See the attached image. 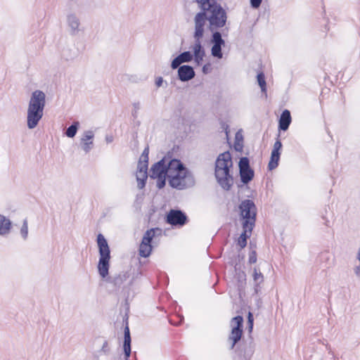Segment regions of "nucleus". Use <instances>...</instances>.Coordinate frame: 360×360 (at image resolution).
Wrapping results in <instances>:
<instances>
[{
  "mask_svg": "<svg viewBox=\"0 0 360 360\" xmlns=\"http://www.w3.org/2000/svg\"><path fill=\"white\" fill-rule=\"evenodd\" d=\"M198 4L200 11L194 17L195 28L193 34L204 37L205 22L207 27L225 26L227 22V13L217 0H193Z\"/></svg>",
  "mask_w": 360,
  "mask_h": 360,
  "instance_id": "obj_1",
  "label": "nucleus"
},
{
  "mask_svg": "<svg viewBox=\"0 0 360 360\" xmlns=\"http://www.w3.org/2000/svg\"><path fill=\"white\" fill-rule=\"evenodd\" d=\"M96 243L99 255L97 264L98 273L101 280L112 285L113 291H118L123 283L129 278L131 274L127 271L120 272L115 276H110L109 269L111 255L108 240L103 233H98L96 236Z\"/></svg>",
  "mask_w": 360,
  "mask_h": 360,
  "instance_id": "obj_2",
  "label": "nucleus"
},
{
  "mask_svg": "<svg viewBox=\"0 0 360 360\" xmlns=\"http://www.w3.org/2000/svg\"><path fill=\"white\" fill-rule=\"evenodd\" d=\"M238 221L242 231L239 234V241L243 243L246 238H250L256 226L257 207L254 200L244 199L237 206Z\"/></svg>",
  "mask_w": 360,
  "mask_h": 360,
  "instance_id": "obj_3",
  "label": "nucleus"
},
{
  "mask_svg": "<svg viewBox=\"0 0 360 360\" xmlns=\"http://www.w3.org/2000/svg\"><path fill=\"white\" fill-rule=\"evenodd\" d=\"M233 168V155L230 150L219 153L214 162V176L218 184L226 191H229L234 183Z\"/></svg>",
  "mask_w": 360,
  "mask_h": 360,
  "instance_id": "obj_4",
  "label": "nucleus"
},
{
  "mask_svg": "<svg viewBox=\"0 0 360 360\" xmlns=\"http://www.w3.org/2000/svg\"><path fill=\"white\" fill-rule=\"evenodd\" d=\"M169 186L178 191L185 190L195 186V181L192 172L182 161H174L169 165Z\"/></svg>",
  "mask_w": 360,
  "mask_h": 360,
  "instance_id": "obj_5",
  "label": "nucleus"
},
{
  "mask_svg": "<svg viewBox=\"0 0 360 360\" xmlns=\"http://www.w3.org/2000/svg\"><path fill=\"white\" fill-rule=\"evenodd\" d=\"M46 94L41 90L34 91L30 96L27 112V126L29 129L37 127L44 115Z\"/></svg>",
  "mask_w": 360,
  "mask_h": 360,
  "instance_id": "obj_6",
  "label": "nucleus"
},
{
  "mask_svg": "<svg viewBox=\"0 0 360 360\" xmlns=\"http://www.w3.org/2000/svg\"><path fill=\"white\" fill-rule=\"evenodd\" d=\"M254 328V315L250 311L247 314V326L249 337L248 340H243L235 349L236 356L233 360H251L255 353V343L252 336Z\"/></svg>",
  "mask_w": 360,
  "mask_h": 360,
  "instance_id": "obj_7",
  "label": "nucleus"
},
{
  "mask_svg": "<svg viewBox=\"0 0 360 360\" xmlns=\"http://www.w3.org/2000/svg\"><path fill=\"white\" fill-rule=\"evenodd\" d=\"M125 313L122 317V326H123V341H122V354L123 360H130L131 354V337L129 326V305L126 300L125 303Z\"/></svg>",
  "mask_w": 360,
  "mask_h": 360,
  "instance_id": "obj_8",
  "label": "nucleus"
},
{
  "mask_svg": "<svg viewBox=\"0 0 360 360\" xmlns=\"http://www.w3.org/2000/svg\"><path fill=\"white\" fill-rule=\"evenodd\" d=\"M165 222L172 228H181L189 221L186 213L179 208L169 210L164 217Z\"/></svg>",
  "mask_w": 360,
  "mask_h": 360,
  "instance_id": "obj_9",
  "label": "nucleus"
},
{
  "mask_svg": "<svg viewBox=\"0 0 360 360\" xmlns=\"http://www.w3.org/2000/svg\"><path fill=\"white\" fill-rule=\"evenodd\" d=\"M194 43L191 46L193 52V60L197 66H201L203 63L204 58L206 56L205 49L202 44L203 37L193 34Z\"/></svg>",
  "mask_w": 360,
  "mask_h": 360,
  "instance_id": "obj_10",
  "label": "nucleus"
},
{
  "mask_svg": "<svg viewBox=\"0 0 360 360\" xmlns=\"http://www.w3.org/2000/svg\"><path fill=\"white\" fill-rule=\"evenodd\" d=\"M150 177L151 179H156V187L158 190L163 189L169 182V172L167 169H165L154 165H152L150 169Z\"/></svg>",
  "mask_w": 360,
  "mask_h": 360,
  "instance_id": "obj_11",
  "label": "nucleus"
},
{
  "mask_svg": "<svg viewBox=\"0 0 360 360\" xmlns=\"http://www.w3.org/2000/svg\"><path fill=\"white\" fill-rule=\"evenodd\" d=\"M233 242L236 245V249L237 250V253H234L233 254L236 262H237V264H244V262H245V255L244 252H243V250L246 248V246L248 245V240L250 239V238H246L243 243L240 242L239 241V235L238 234H235L234 236L233 237Z\"/></svg>",
  "mask_w": 360,
  "mask_h": 360,
  "instance_id": "obj_12",
  "label": "nucleus"
},
{
  "mask_svg": "<svg viewBox=\"0 0 360 360\" xmlns=\"http://www.w3.org/2000/svg\"><path fill=\"white\" fill-rule=\"evenodd\" d=\"M195 76L194 68L190 65H181L177 70L176 79L182 82H188Z\"/></svg>",
  "mask_w": 360,
  "mask_h": 360,
  "instance_id": "obj_13",
  "label": "nucleus"
},
{
  "mask_svg": "<svg viewBox=\"0 0 360 360\" xmlns=\"http://www.w3.org/2000/svg\"><path fill=\"white\" fill-rule=\"evenodd\" d=\"M94 133L91 130L85 131L80 139V146L85 153H89L94 148Z\"/></svg>",
  "mask_w": 360,
  "mask_h": 360,
  "instance_id": "obj_14",
  "label": "nucleus"
},
{
  "mask_svg": "<svg viewBox=\"0 0 360 360\" xmlns=\"http://www.w3.org/2000/svg\"><path fill=\"white\" fill-rule=\"evenodd\" d=\"M292 122V117L290 111L288 109H284L278 120V130L280 133L281 131H286Z\"/></svg>",
  "mask_w": 360,
  "mask_h": 360,
  "instance_id": "obj_15",
  "label": "nucleus"
},
{
  "mask_svg": "<svg viewBox=\"0 0 360 360\" xmlns=\"http://www.w3.org/2000/svg\"><path fill=\"white\" fill-rule=\"evenodd\" d=\"M239 170L240 182L237 184L238 188H242L244 186H248V184L255 178V170L253 168L243 169Z\"/></svg>",
  "mask_w": 360,
  "mask_h": 360,
  "instance_id": "obj_16",
  "label": "nucleus"
},
{
  "mask_svg": "<svg viewBox=\"0 0 360 360\" xmlns=\"http://www.w3.org/2000/svg\"><path fill=\"white\" fill-rule=\"evenodd\" d=\"M233 278L235 280V287L236 288V290L238 292V297L240 300H243V297L245 296V288L247 285V276L246 274H238L233 275Z\"/></svg>",
  "mask_w": 360,
  "mask_h": 360,
  "instance_id": "obj_17",
  "label": "nucleus"
},
{
  "mask_svg": "<svg viewBox=\"0 0 360 360\" xmlns=\"http://www.w3.org/2000/svg\"><path fill=\"white\" fill-rule=\"evenodd\" d=\"M227 143L230 148H233L236 152L240 154L243 153L244 149V136L242 134V129H239L235 134L233 144L231 143L229 136L227 138Z\"/></svg>",
  "mask_w": 360,
  "mask_h": 360,
  "instance_id": "obj_18",
  "label": "nucleus"
},
{
  "mask_svg": "<svg viewBox=\"0 0 360 360\" xmlns=\"http://www.w3.org/2000/svg\"><path fill=\"white\" fill-rule=\"evenodd\" d=\"M174 154V150L170 149L160 160L154 162L153 165L168 169L170 168L169 165L171 163H174V161H181L179 158H175Z\"/></svg>",
  "mask_w": 360,
  "mask_h": 360,
  "instance_id": "obj_19",
  "label": "nucleus"
},
{
  "mask_svg": "<svg viewBox=\"0 0 360 360\" xmlns=\"http://www.w3.org/2000/svg\"><path fill=\"white\" fill-rule=\"evenodd\" d=\"M243 337V329L231 327V333L229 336V340L231 341L230 349H233L240 344V340Z\"/></svg>",
  "mask_w": 360,
  "mask_h": 360,
  "instance_id": "obj_20",
  "label": "nucleus"
},
{
  "mask_svg": "<svg viewBox=\"0 0 360 360\" xmlns=\"http://www.w3.org/2000/svg\"><path fill=\"white\" fill-rule=\"evenodd\" d=\"M212 45L210 52L211 56L217 60H221L224 57L223 48L226 46V41L209 42Z\"/></svg>",
  "mask_w": 360,
  "mask_h": 360,
  "instance_id": "obj_21",
  "label": "nucleus"
},
{
  "mask_svg": "<svg viewBox=\"0 0 360 360\" xmlns=\"http://www.w3.org/2000/svg\"><path fill=\"white\" fill-rule=\"evenodd\" d=\"M153 249V244L141 240L138 249V255L141 257L148 258L152 255Z\"/></svg>",
  "mask_w": 360,
  "mask_h": 360,
  "instance_id": "obj_22",
  "label": "nucleus"
},
{
  "mask_svg": "<svg viewBox=\"0 0 360 360\" xmlns=\"http://www.w3.org/2000/svg\"><path fill=\"white\" fill-rule=\"evenodd\" d=\"M162 230L159 227H154L147 229L143 235V240L153 244V239L162 235Z\"/></svg>",
  "mask_w": 360,
  "mask_h": 360,
  "instance_id": "obj_23",
  "label": "nucleus"
},
{
  "mask_svg": "<svg viewBox=\"0 0 360 360\" xmlns=\"http://www.w3.org/2000/svg\"><path fill=\"white\" fill-rule=\"evenodd\" d=\"M224 27V26H217L213 27H207L211 33L209 42L226 41L225 39H223L224 30H219V29H221Z\"/></svg>",
  "mask_w": 360,
  "mask_h": 360,
  "instance_id": "obj_24",
  "label": "nucleus"
},
{
  "mask_svg": "<svg viewBox=\"0 0 360 360\" xmlns=\"http://www.w3.org/2000/svg\"><path fill=\"white\" fill-rule=\"evenodd\" d=\"M13 227V222L6 217L0 214V236L9 233Z\"/></svg>",
  "mask_w": 360,
  "mask_h": 360,
  "instance_id": "obj_25",
  "label": "nucleus"
},
{
  "mask_svg": "<svg viewBox=\"0 0 360 360\" xmlns=\"http://www.w3.org/2000/svg\"><path fill=\"white\" fill-rule=\"evenodd\" d=\"M67 22L71 28V34L75 35L79 32V26L80 25L79 19L74 13L69 14L67 16Z\"/></svg>",
  "mask_w": 360,
  "mask_h": 360,
  "instance_id": "obj_26",
  "label": "nucleus"
},
{
  "mask_svg": "<svg viewBox=\"0 0 360 360\" xmlns=\"http://www.w3.org/2000/svg\"><path fill=\"white\" fill-rule=\"evenodd\" d=\"M257 82L261 89V92L267 96V84L266 81L265 74L262 70H259L257 72L256 75Z\"/></svg>",
  "mask_w": 360,
  "mask_h": 360,
  "instance_id": "obj_27",
  "label": "nucleus"
},
{
  "mask_svg": "<svg viewBox=\"0 0 360 360\" xmlns=\"http://www.w3.org/2000/svg\"><path fill=\"white\" fill-rule=\"evenodd\" d=\"M79 128L80 122L77 120H75L72 122V124L67 128L65 134L67 137L72 139L76 136Z\"/></svg>",
  "mask_w": 360,
  "mask_h": 360,
  "instance_id": "obj_28",
  "label": "nucleus"
},
{
  "mask_svg": "<svg viewBox=\"0 0 360 360\" xmlns=\"http://www.w3.org/2000/svg\"><path fill=\"white\" fill-rule=\"evenodd\" d=\"M245 156H238L239 160L238 162V169L252 168L250 166V160L248 157L249 150L245 153Z\"/></svg>",
  "mask_w": 360,
  "mask_h": 360,
  "instance_id": "obj_29",
  "label": "nucleus"
},
{
  "mask_svg": "<svg viewBox=\"0 0 360 360\" xmlns=\"http://www.w3.org/2000/svg\"><path fill=\"white\" fill-rule=\"evenodd\" d=\"M283 143L281 140V134L278 133L275 139V142L271 149V154L281 155Z\"/></svg>",
  "mask_w": 360,
  "mask_h": 360,
  "instance_id": "obj_30",
  "label": "nucleus"
},
{
  "mask_svg": "<svg viewBox=\"0 0 360 360\" xmlns=\"http://www.w3.org/2000/svg\"><path fill=\"white\" fill-rule=\"evenodd\" d=\"M281 155L271 154L269 161L267 165V170L269 172H271L276 169L279 165Z\"/></svg>",
  "mask_w": 360,
  "mask_h": 360,
  "instance_id": "obj_31",
  "label": "nucleus"
},
{
  "mask_svg": "<svg viewBox=\"0 0 360 360\" xmlns=\"http://www.w3.org/2000/svg\"><path fill=\"white\" fill-rule=\"evenodd\" d=\"M244 319L242 315H236L231 320V327L243 329Z\"/></svg>",
  "mask_w": 360,
  "mask_h": 360,
  "instance_id": "obj_32",
  "label": "nucleus"
},
{
  "mask_svg": "<svg viewBox=\"0 0 360 360\" xmlns=\"http://www.w3.org/2000/svg\"><path fill=\"white\" fill-rule=\"evenodd\" d=\"M148 174L143 173L141 177H140L138 174L136 175V179L137 181V187L139 190H142L146 187L147 179H148Z\"/></svg>",
  "mask_w": 360,
  "mask_h": 360,
  "instance_id": "obj_33",
  "label": "nucleus"
},
{
  "mask_svg": "<svg viewBox=\"0 0 360 360\" xmlns=\"http://www.w3.org/2000/svg\"><path fill=\"white\" fill-rule=\"evenodd\" d=\"M172 57L173 58L171 60L170 67L172 70H178L179 68L181 65V64L184 63L181 58V57L179 56V54L176 56L174 54Z\"/></svg>",
  "mask_w": 360,
  "mask_h": 360,
  "instance_id": "obj_34",
  "label": "nucleus"
},
{
  "mask_svg": "<svg viewBox=\"0 0 360 360\" xmlns=\"http://www.w3.org/2000/svg\"><path fill=\"white\" fill-rule=\"evenodd\" d=\"M252 279L255 283L259 281L262 283L264 281V276L258 266H255L253 269Z\"/></svg>",
  "mask_w": 360,
  "mask_h": 360,
  "instance_id": "obj_35",
  "label": "nucleus"
},
{
  "mask_svg": "<svg viewBox=\"0 0 360 360\" xmlns=\"http://www.w3.org/2000/svg\"><path fill=\"white\" fill-rule=\"evenodd\" d=\"M179 56L181 57L184 63H189L193 60V52L192 51H185L180 52Z\"/></svg>",
  "mask_w": 360,
  "mask_h": 360,
  "instance_id": "obj_36",
  "label": "nucleus"
},
{
  "mask_svg": "<svg viewBox=\"0 0 360 360\" xmlns=\"http://www.w3.org/2000/svg\"><path fill=\"white\" fill-rule=\"evenodd\" d=\"M148 162L138 161L136 173H148Z\"/></svg>",
  "mask_w": 360,
  "mask_h": 360,
  "instance_id": "obj_37",
  "label": "nucleus"
},
{
  "mask_svg": "<svg viewBox=\"0 0 360 360\" xmlns=\"http://www.w3.org/2000/svg\"><path fill=\"white\" fill-rule=\"evenodd\" d=\"M330 259V253L328 250H325L319 254L316 257L317 262H326Z\"/></svg>",
  "mask_w": 360,
  "mask_h": 360,
  "instance_id": "obj_38",
  "label": "nucleus"
},
{
  "mask_svg": "<svg viewBox=\"0 0 360 360\" xmlns=\"http://www.w3.org/2000/svg\"><path fill=\"white\" fill-rule=\"evenodd\" d=\"M155 85L157 88H160V86H163L164 88H167L168 84L167 81L164 80L163 77L161 76H158L155 79Z\"/></svg>",
  "mask_w": 360,
  "mask_h": 360,
  "instance_id": "obj_39",
  "label": "nucleus"
},
{
  "mask_svg": "<svg viewBox=\"0 0 360 360\" xmlns=\"http://www.w3.org/2000/svg\"><path fill=\"white\" fill-rule=\"evenodd\" d=\"M20 234L24 240L27 239L28 236V226L27 219H24L23 224L20 229Z\"/></svg>",
  "mask_w": 360,
  "mask_h": 360,
  "instance_id": "obj_40",
  "label": "nucleus"
},
{
  "mask_svg": "<svg viewBox=\"0 0 360 360\" xmlns=\"http://www.w3.org/2000/svg\"><path fill=\"white\" fill-rule=\"evenodd\" d=\"M257 261V252L256 250L249 252L248 263L250 264H255Z\"/></svg>",
  "mask_w": 360,
  "mask_h": 360,
  "instance_id": "obj_41",
  "label": "nucleus"
},
{
  "mask_svg": "<svg viewBox=\"0 0 360 360\" xmlns=\"http://www.w3.org/2000/svg\"><path fill=\"white\" fill-rule=\"evenodd\" d=\"M219 124L221 125V128L223 129V131L226 135V137L228 138L230 134L229 124L224 122L223 120H219Z\"/></svg>",
  "mask_w": 360,
  "mask_h": 360,
  "instance_id": "obj_42",
  "label": "nucleus"
},
{
  "mask_svg": "<svg viewBox=\"0 0 360 360\" xmlns=\"http://www.w3.org/2000/svg\"><path fill=\"white\" fill-rule=\"evenodd\" d=\"M245 264H237V266H235L233 267L234 274L233 275H238L240 274H246L245 269Z\"/></svg>",
  "mask_w": 360,
  "mask_h": 360,
  "instance_id": "obj_43",
  "label": "nucleus"
},
{
  "mask_svg": "<svg viewBox=\"0 0 360 360\" xmlns=\"http://www.w3.org/2000/svg\"><path fill=\"white\" fill-rule=\"evenodd\" d=\"M212 70V64L210 62H207L202 67V72L204 75H207L210 73Z\"/></svg>",
  "mask_w": 360,
  "mask_h": 360,
  "instance_id": "obj_44",
  "label": "nucleus"
},
{
  "mask_svg": "<svg viewBox=\"0 0 360 360\" xmlns=\"http://www.w3.org/2000/svg\"><path fill=\"white\" fill-rule=\"evenodd\" d=\"M143 275V271L138 269L136 272L133 273V276L129 281V285H132L133 282Z\"/></svg>",
  "mask_w": 360,
  "mask_h": 360,
  "instance_id": "obj_45",
  "label": "nucleus"
},
{
  "mask_svg": "<svg viewBox=\"0 0 360 360\" xmlns=\"http://www.w3.org/2000/svg\"><path fill=\"white\" fill-rule=\"evenodd\" d=\"M262 2V0H250V5L252 8L258 9L261 6Z\"/></svg>",
  "mask_w": 360,
  "mask_h": 360,
  "instance_id": "obj_46",
  "label": "nucleus"
},
{
  "mask_svg": "<svg viewBox=\"0 0 360 360\" xmlns=\"http://www.w3.org/2000/svg\"><path fill=\"white\" fill-rule=\"evenodd\" d=\"M99 352H103L104 354L108 355L110 352V347L108 346V342L107 340H105L101 349H100Z\"/></svg>",
  "mask_w": 360,
  "mask_h": 360,
  "instance_id": "obj_47",
  "label": "nucleus"
},
{
  "mask_svg": "<svg viewBox=\"0 0 360 360\" xmlns=\"http://www.w3.org/2000/svg\"><path fill=\"white\" fill-rule=\"evenodd\" d=\"M261 283H262L261 281L255 283L254 292L252 295V297L255 295H257L259 293L261 292V288H262L260 286Z\"/></svg>",
  "mask_w": 360,
  "mask_h": 360,
  "instance_id": "obj_48",
  "label": "nucleus"
},
{
  "mask_svg": "<svg viewBox=\"0 0 360 360\" xmlns=\"http://www.w3.org/2000/svg\"><path fill=\"white\" fill-rule=\"evenodd\" d=\"M133 106H134V110L131 112V115L134 119H136L137 117V111L140 108V103L139 102L134 103Z\"/></svg>",
  "mask_w": 360,
  "mask_h": 360,
  "instance_id": "obj_49",
  "label": "nucleus"
},
{
  "mask_svg": "<svg viewBox=\"0 0 360 360\" xmlns=\"http://www.w3.org/2000/svg\"><path fill=\"white\" fill-rule=\"evenodd\" d=\"M356 259L359 262V265L354 269V273L356 276H360V248L358 250Z\"/></svg>",
  "mask_w": 360,
  "mask_h": 360,
  "instance_id": "obj_50",
  "label": "nucleus"
},
{
  "mask_svg": "<svg viewBox=\"0 0 360 360\" xmlns=\"http://www.w3.org/2000/svg\"><path fill=\"white\" fill-rule=\"evenodd\" d=\"M228 264L233 267H234L235 266H237L238 264H237V262H236L233 255L229 257Z\"/></svg>",
  "mask_w": 360,
  "mask_h": 360,
  "instance_id": "obj_51",
  "label": "nucleus"
},
{
  "mask_svg": "<svg viewBox=\"0 0 360 360\" xmlns=\"http://www.w3.org/2000/svg\"><path fill=\"white\" fill-rule=\"evenodd\" d=\"M257 248V244L256 242L253 240H250L249 243V249L250 251L256 250Z\"/></svg>",
  "mask_w": 360,
  "mask_h": 360,
  "instance_id": "obj_52",
  "label": "nucleus"
},
{
  "mask_svg": "<svg viewBox=\"0 0 360 360\" xmlns=\"http://www.w3.org/2000/svg\"><path fill=\"white\" fill-rule=\"evenodd\" d=\"M255 301H256L255 304L257 306V308L259 309L262 304V299L260 297H256Z\"/></svg>",
  "mask_w": 360,
  "mask_h": 360,
  "instance_id": "obj_53",
  "label": "nucleus"
},
{
  "mask_svg": "<svg viewBox=\"0 0 360 360\" xmlns=\"http://www.w3.org/2000/svg\"><path fill=\"white\" fill-rule=\"evenodd\" d=\"M142 155L149 157V146H147L143 150Z\"/></svg>",
  "mask_w": 360,
  "mask_h": 360,
  "instance_id": "obj_54",
  "label": "nucleus"
},
{
  "mask_svg": "<svg viewBox=\"0 0 360 360\" xmlns=\"http://www.w3.org/2000/svg\"><path fill=\"white\" fill-rule=\"evenodd\" d=\"M139 160L142 161V162H149V157L141 155Z\"/></svg>",
  "mask_w": 360,
  "mask_h": 360,
  "instance_id": "obj_55",
  "label": "nucleus"
},
{
  "mask_svg": "<svg viewBox=\"0 0 360 360\" xmlns=\"http://www.w3.org/2000/svg\"><path fill=\"white\" fill-rule=\"evenodd\" d=\"M155 212V207L153 206L151 209H150L148 212L149 219H150L151 216Z\"/></svg>",
  "mask_w": 360,
  "mask_h": 360,
  "instance_id": "obj_56",
  "label": "nucleus"
},
{
  "mask_svg": "<svg viewBox=\"0 0 360 360\" xmlns=\"http://www.w3.org/2000/svg\"><path fill=\"white\" fill-rule=\"evenodd\" d=\"M322 219L325 221H324V224H325L326 226H328V227H329V226H330V224H329L330 221H329V220H328V219L326 218V217H325V216H323V215L322 216Z\"/></svg>",
  "mask_w": 360,
  "mask_h": 360,
  "instance_id": "obj_57",
  "label": "nucleus"
},
{
  "mask_svg": "<svg viewBox=\"0 0 360 360\" xmlns=\"http://www.w3.org/2000/svg\"><path fill=\"white\" fill-rule=\"evenodd\" d=\"M105 141L108 143H111L113 141V137L112 136H106Z\"/></svg>",
  "mask_w": 360,
  "mask_h": 360,
  "instance_id": "obj_58",
  "label": "nucleus"
},
{
  "mask_svg": "<svg viewBox=\"0 0 360 360\" xmlns=\"http://www.w3.org/2000/svg\"><path fill=\"white\" fill-rule=\"evenodd\" d=\"M179 146L174 144L171 150H174V153H176L179 150Z\"/></svg>",
  "mask_w": 360,
  "mask_h": 360,
  "instance_id": "obj_59",
  "label": "nucleus"
},
{
  "mask_svg": "<svg viewBox=\"0 0 360 360\" xmlns=\"http://www.w3.org/2000/svg\"><path fill=\"white\" fill-rule=\"evenodd\" d=\"M221 30H224L223 37H226V36H227V32H228V31H229L228 27H226V28H224V29H222Z\"/></svg>",
  "mask_w": 360,
  "mask_h": 360,
  "instance_id": "obj_60",
  "label": "nucleus"
},
{
  "mask_svg": "<svg viewBox=\"0 0 360 360\" xmlns=\"http://www.w3.org/2000/svg\"><path fill=\"white\" fill-rule=\"evenodd\" d=\"M169 321V323L172 324V325H176V323H174L171 319Z\"/></svg>",
  "mask_w": 360,
  "mask_h": 360,
  "instance_id": "obj_61",
  "label": "nucleus"
},
{
  "mask_svg": "<svg viewBox=\"0 0 360 360\" xmlns=\"http://www.w3.org/2000/svg\"><path fill=\"white\" fill-rule=\"evenodd\" d=\"M182 322H183V319H181V320H180V321H179V324H181V323H182Z\"/></svg>",
  "mask_w": 360,
  "mask_h": 360,
  "instance_id": "obj_62",
  "label": "nucleus"
},
{
  "mask_svg": "<svg viewBox=\"0 0 360 360\" xmlns=\"http://www.w3.org/2000/svg\"><path fill=\"white\" fill-rule=\"evenodd\" d=\"M325 27H326V30H327V31L329 30V29L328 28V25H326Z\"/></svg>",
  "mask_w": 360,
  "mask_h": 360,
  "instance_id": "obj_63",
  "label": "nucleus"
},
{
  "mask_svg": "<svg viewBox=\"0 0 360 360\" xmlns=\"http://www.w3.org/2000/svg\"><path fill=\"white\" fill-rule=\"evenodd\" d=\"M65 51H63V56H65Z\"/></svg>",
  "mask_w": 360,
  "mask_h": 360,
  "instance_id": "obj_64",
  "label": "nucleus"
}]
</instances>
